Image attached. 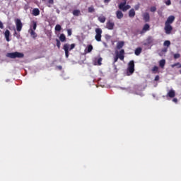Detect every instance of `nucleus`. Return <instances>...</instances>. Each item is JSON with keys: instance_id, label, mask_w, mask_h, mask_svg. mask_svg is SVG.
Instances as JSON below:
<instances>
[{"instance_id": "nucleus-37", "label": "nucleus", "mask_w": 181, "mask_h": 181, "mask_svg": "<svg viewBox=\"0 0 181 181\" xmlns=\"http://www.w3.org/2000/svg\"><path fill=\"white\" fill-rule=\"evenodd\" d=\"M180 57V54H175L174 59H179Z\"/></svg>"}, {"instance_id": "nucleus-4", "label": "nucleus", "mask_w": 181, "mask_h": 181, "mask_svg": "<svg viewBox=\"0 0 181 181\" xmlns=\"http://www.w3.org/2000/svg\"><path fill=\"white\" fill-rule=\"evenodd\" d=\"M119 9L122 12H127L128 9H131V6L127 5V1H124L119 4Z\"/></svg>"}, {"instance_id": "nucleus-9", "label": "nucleus", "mask_w": 181, "mask_h": 181, "mask_svg": "<svg viewBox=\"0 0 181 181\" xmlns=\"http://www.w3.org/2000/svg\"><path fill=\"white\" fill-rule=\"evenodd\" d=\"M115 26V23H114V22L111 21V20H109L106 23V28L109 30H112L114 29Z\"/></svg>"}, {"instance_id": "nucleus-42", "label": "nucleus", "mask_w": 181, "mask_h": 181, "mask_svg": "<svg viewBox=\"0 0 181 181\" xmlns=\"http://www.w3.org/2000/svg\"><path fill=\"white\" fill-rule=\"evenodd\" d=\"M0 29H4V23L2 21H0Z\"/></svg>"}, {"instance_id": "nucleus-25", "label": "nucleus", "mask_w": 181, "mask_h": 181, "mask_svg": "<svg viewBox=\"0 0 181 181\" xmlns=\"http://www.w3.org/2000/svg\"><path fill=\"white\" fill-rule=\"evenodd\" d=\"M88 12L89 13H93V12H95V8H94V6H91L88 8Z\"/></svg>"}, {"instance_id": "nucleus-35", "label": "nucleus", "mask_w": 181, "mask_h": 181, "mask_svg": "<svg viewBox=\"0 0 181 181\" xmlns=\"http://www.w3.org/2000/svg\"><path fill=\"white\" fill-rule=\"evenodd\" d=\"M165 4L167 5V6H169V5H172V2L170 1V0H167L165 1Z\"/></svg>"}, {"instance_id": "nucleus-3", "label": "nucleus", "mask_w": 181, "mask_h": 181, "mask_svg": "<svg viewBox=\"0 0 181 181\" xmlns=\"http://www.w3.org/2000/svg\"><path fill=\"white\" fill-rule=\"evenodd\" d=\"M76 47V44H71L70 45V44H64V47H63V49L65 52V56L67 58H69V50H73V49H74Z\"/></svg>"}, {"instance_id": "nucleus-20", "label": "nucleus", "mask_w": 181, "mask_h": 181, "mask_svg": "<svg viewBox=\"0 0 181 181\" xmlns=\"http://www.w3.org/2000/svg\"><path fill=\"white\" fill-rule=\"evenodd\" d=\"M29 33L30 36H32L34 39H36L37 37V34L33 30H29Z\"/></svg>"}, {"instance_id": "nucleus-13", "label": "nucleus", "mask_w": 181, "mask_h": 181, "mask_svg": "<svg viewBox=\"0 0 181 181\" xmlns=\"http://www.w3.org/2000/svg\"><path fill=\"white\" fill-rule=\"evenodd\" d=\"M143 19L145 22H149V21H151V16H149V13H144L143 14Z\"/></svg>"}, {"instance_id": "nucleus-11", "label": "nucleus", "mask_w": 181, "mask_h": 181, "mask_svg": "<svg viewBox=\"0 0 181 181\" xmlns=\"http://www.w3.org/2000/svg\"><path fill=\"white\" fill-rule=\"evenodd\" d=\"M175 22V16H170L167 21H165V24L166 25H172V23Z\"/></svg>"}, {"instance_id": "nucleus-17", "label": "nucleus", "mask_w": 181, "mask_h": 181, "mask_svg": "<svg viewBox=\"0 0 181 181\" xmlns=\"http://www.w3.org/2000/svg\"><path fill=\"white\" fill-rule=\"evenodd\" d=\"M106 20H107V18L104 16H100L98 18V21H99V22H100V23H104Z\"/></svg>"}, {"instance_id": "nucleus-30", "label": "nucleus", "mask_w": 181, "mask_h": 181, "mask_svg": "<svg viewBox=\"0 0 181 181\" xmlns=\"http://www.w3.org/2000/svg\"><path fill=\"white\" fill-rule=\"evenodd\" d=\"M164 46H167V47H169V46H170V41L169 40H165L163 43Z\"/></svg>"}, {"instance_id": "nucleus-10", "label": "nucleus", "mask_w": 181, "mask_h": 181, "mask_svg": "<svg viewBox=\"0 0 181 181\" xmlns=\"http://www.w3.org/2000/svg\"><path fill=\"white\" fill-rule=\"evenodd\" d=\"M166 97H169L170 98H175V97H176V92L175 90L171 89L168 92Z\"/></svg>"}, {"instance_id": "nucleus-46", "label": "nucleus", "mask_w": 181, "mask_h": 181, "mask_svg": "<svg viewBox=\"0 0 181 181\" xmlns=\"http://www.w3.org/2000/svg\"><path fill=\"white\" fill-rule=\"evenodd\" d=\"M111 0H104L105 4H108Z\"/></svg>"}, {"instance_id": "nucleus-47", "label": "nucleus", "mask_w": 181, "mask_h": 181, "mask_svg": "<svg viewBox=\"0 0 181 181\" xmlns=\"http://www.w3.org/2000/svg\"><path fill=\"white\" fill-rule=\"evenodd\" d=\"M16 35H18V33H16V31H15L14 36H16Z\"/></svg>"}, {"instance_id": "nucleus-28", "label": "nucleus", "mask_w": 181, "mask_h": 181, "mask_svg": "<svg viewBox=\"0 0 181 181\" xmlns=\"http://www.w3.org/2000/svg\"><path fill=\"white\" fill-rule=\"evenodd\" d=\"M55 30L56 32H60V30H62V25L57 24L55 26Z\"/></svg>"}, {"instance_id": "nucleus-14", "label": "nucleus", "mask_w": 181, "mask_h": 181, "mask_svg": "<svg viewBox=\"0 0 181 181\" xmlns=\"http://www.w3.org/2000/svg\"><path fill=\"white\" fill-rule=\"evenodd\" d=\"M4 36L6 37V42H11V39H9V36H11V31H9V30H6Z\"/></svg>"}, {"instance_id": "nucleus-44", "label": "nucleus", "mask_w": 181, "mask_h": 181, "mask_svg": "<svg viewBox=\"0 0 181 181\" xmlns=\"http://www.w3.org/2000/svg\"><path fill=\"white\" fill-rule=\"evenodd\" d=\"M57 68L58 70H62L63 69V66H57Z\"/></svg>"}, {"instance_id": "nucleus-31", "label": "nucleus", "mask_w": 181, "mask_h": 181, "mask_svg": "<svg viewBox=\"0 0 181 181\" xmlns=\"http://www.w3.org/2000/svg\"><path fill=\"white\" fill-rule=\"evenodd\" d=\"M159 70V67H158L157 66H155L152 69H151V71H153V73H155V72H158Z\"/></svg>"}, {"instance_id": "nucleus-15", "label": "nucleus", "mask_w": 181, "mask_h": 181, "mask_svg": "<svg viewBox=\"0 0 181 181\" xmlns=\"http://www.w3.org/2000/svg\"><path fill=\"white\" fill-rule=\"evenodd\" d=\"M116 16L117 19H122L124 18V13H122V11L118 10L116 11Z\"/></svg>"}, {"instance_id": "nucleus-24", "label": "nucleus", "mask_w": 181, "mask_h": 181, "mask_svg": "<svg viewBox=\"0 0 181 181\" xmlns=\"http://www.w3.org/2000/svg\"><path fill=\"white\" fill-rule=\"evenodd\" d=\"M72 13L74 16H80V15H81L80 10H74Z\"/></svg>"}, {"instance_id": "nucleus-2", "label": "nucleus", "mask_w": 181, "mask_h": 181, "mask_svg": "<svg viewBox=\"0 0 181 181\" xmlns=\"http://www.w3.org/2000/svg\"><path fill=\"white\" fill-rule=\"evenodd\" d=\"M135 71V62L132 60L129 62L127 74V76H132Z\"/></svg>"}, {"instance_id": "nucleus-32", "label": "nucleus", "mask_w": 181, "mask_h": 181, "mask_svg": "<svg viewBox=\"0 0 181 181\" xmlns=\"http://www.w3.org/2000/svg\"><path fill=\"white\" fill-rule=\"evenodd\" d=\"M101 62H103V58L100 57L98 58L97 63H98V66H101L102 63Z\"/></svg>"}, {"instance_id": "nucleus-8", "label": "nucleus", "mask_w": 181, "mask_h": 181, "mask_svg": "<svg viewBox=\"0 0 181 181\" xmlns=\"http://www.w3.org/2000/svg\"><path fill=\"white\" fill-rule=\"evenodd\" d=\"M164 30L166 35H170L172 33V30H173V27L170 24H165Z\"/></svg>"}, {"instance_id": "nucleus-39", "label": "nucleus", "mask_w": 181, "mask_h": 181, "mask_svg": "<svg viewBox=\"0 0 181 181\" xmlns=\"http://www.w3.org/2000/svg\"><path fill=\"white\" fill-rule=\"evenodd\" d=\"M48 4H49V5H53V4H54V0H48Z\"/></svg>"}, {"instance_id": "nucleus-43", "label": "nucleus", "mask_w": 181, "mask_h": 181, "mask_svg": "<svg viewBox=\"0 0 181 181\" xmlns=\"http://www.w3.org/2000/svg\"><path fill=\"white\" fill-rule=\"evenodd\" d=\"M159 76L158 75H157V76H156V77H155V81H159Z\"/></svg>"}, {"instance_id": "nucleus-48", "label": "nucleus", "mask_w": 181, "mask_h": 181, "mask_svg": "<svg viewBox=\"0 0 181 181\" xmlns=\"http://www.w3.org/2000/svg\"><path fill=\"white\" fill-rule=\"evenodd\" d=\"M177 69H181V64H180V66H177Z\"/></svg>"}, {"instance_id": "nucleus-21", "label": "nucleus", "mask_w": 181, "mask_h": 181, "mask_svg": "<svg viewBox=\"0 0 181 181\" xmlns=\"http://www.w3.org/2000/svg\"><path fill=\"white\" fill-rule=\"evenodd\" d=\"M124 47V41H119L117 44V49H122Z\"/></svg>"}, {"instance_id": "nucleus-1", "label": "nucleus", "mask_w": 181, "mask_h": 181, "mask_svg": "<svg viewBox=\"0 0 181 181\" xmlns=\"http://www.w3.org/2000/svg\"><path fill=\"white\" fill-rule=\"evenodd\" d=\"M24 56L23 53L18 52H8L6 54V57H9V59H22Z\"/></svg>"}, {"instance_id": "nucleus-6", "label": "nucleus", "mask_w": 181, "mask_h": 181, "mask_svg": "<svg viewBox=\"0 0 181 181\" xmlns=\"http://www.w3.org/2000/svg\"><path fill=\"white\" fill-rule=\"evenodd\" d=\"M16 30L17 32H21L22 30V28H23V24H22V21L19 18H16L15 20Z\"/></svg>"}, {"instance_id": "nucleus-23", "label": "nucleus", "mask_w": 181, "mask_h": 181, "mask_svg": "<svg viewBox=\"0 0 181 181\" xmlns=\"http://www.w3.org/2000/svg\"><path fill=\"white\" fill-rule=\"evenodd\" d=\"M165 64H166V61L165 59H161L159 62V66L161 67V69H163L165 67Z\"/></svg>"}, {"instance_id": "nucleus-26", "label": "nucleus", "mask_w": 181, "mask_h": 181, "mask_svg": "<svg viewBox=\"0 0 181 181\" xmlns=\"http://www.w3.org/2000/svg\"><path fill=\"white\" fill-rule=\"evenodd\" d=\"M60 42H66V35L64 34H61L59 36Z\"/></svg>"}, {"instance_id": "nucleus-27", "label": "nucleus", "mask_w": 181, "mask_h": 181, "mask_svg": "<svg viewBox=\"0 0 181 181\" xmlns=\"http://www.w3.org/2000/svg\"><path fill=\"white\" fill-rule=\"evenodd\" d=\"M86 50H87V53H91V52L93 51V45H88Z\"/></svg>"}, {"instance_id": "nucleus-5", "label": "nucleus", "mask_w": 181, "mask_h": 181, "mask_svg": "<svg viewBox=\"0 0 181 181\" xmlns=\"http://www.w3.org/2000/svg\"><path fill=\"white\" fill-rule=\"evenodd\" d=\"M95 39L97 42H101V37H102V33H103V30L101 28H96L95 29Z\"/></svg>"}, {"instance_id": "nucleus-41", "label": "nucleus", "mask_w": 181, "mask_h": 181, "mask_svg": "<svg viewBox=\"0 0 181 181\" xmlns=\"http://www.w3.org/2000/svg\"><path fill=\"white\" fill-rule=\"evenodd\" d=\"M134 9L135 11H138L139 9V4H136L135 6H134Z\"/></svg>"}, {"instance_id": "nucleus-7", "label": "nucleus", "mask_w": 181, "mask_h": 181, "mask_svg": "<svg viewBox=\"0 0 181 181\" xmlns=\"http://www.w3.org/2000/svg\"><path fill=\"white\" fill-rule=\"evenodd\" d=\"M116 53V56L122 61L124 60V59H125V50L124 49H121L119 52H115Z\"/></svg>"}, {"instance_id": "nucleus-45", "label": "nucleus", "mask_w": 181, "mask_h": 181, "mask_svg": "<svg viewBox=\"0 0 181 181\" xmlns=\"http://www.w3.org/2000/svg\"><path fill=\"white\" fill-rule=\"evenodd\" d=\"M173 103H177V98H173Z\"/></svg>"}, {"instance_id": "nucleus-29", "label": "nucleus", "mask_w": 181, "mask_h": 181, "mask_svg": "<svg viewBox=\"0 0 181 181\" xmlns=\"http://www.w3.org/2000/svg\"><path fill=\"white\" fill-rule=\"evenodd\" d=\"M56 42H57V47L58 49H60V46L62 45V43L60 42V40L56 39Z\"/></svg>"}, {"instance_id": "nucleus-22", "label": "nucleus", "mask_w": 181, "mask_h": 181, "mask_svg": "<svg viewBox=\"0 0 181 181\" xmlns=\"http://www.w3.org/2000/svg\"><path fill=\"white\" fill-rule=\"evenodd\" d=\"M136 56H139V54H141V53H142V48L141 47H137L136 49H135V52H134Z\"/></svg>"}, {"instance_id": "nucleus-38", "label": "nucleus", "mask_w": 181, "mask_h": 181, "mask_svg": "<svg viewBox=\"0 0 181 181\" xmlns=\"http://www.w3.org/2000/svg\"><path fill=\"white\" fill-rule=\"evenodd\" d=\"M67 33H68V36H71V29H68L67 30Z\"/></svg>"}, {"instance_id": "nucleus-50", "label": "nucleus", "mask_w": 181, "mask_h": 181, "mask_svg": "<svg viewBox=\"0 0 181 181\" xmlns=\"http://www.w3.org/2000/svg\"><path fill=\"white\" fill-rule=\"evenodd\" d=\"M42 1H46V0H42Z\"/></svg>"}, {"instance_id": "nucleus-49", "label": "nucleus", "mask_w": 181, "mask_h": 181, "mask_svg": "<svg viewBox=\"0 0 181 181\" xmlns=\"http://www.w3.org/2000/svg\"><path fill=\"white\" fill-rule=\"evenodd\" d=\"M124 1H125L124 2H127V0H124Z\"/></svg>"}, {"instance_id": "nucleus-40", "label": "nucleus", "mask_w": 181, "mask_h": 181, "mask_svg": "<svg viewBox=\"0 0 181 181\" xmlns=\"http://www.w3.org/2000/svg\"><path fill=\"white\" fill-rule=\"evenodd\" d=\"M148 43H152V37H148L147 39Z\"/></svg>"}, {"instance_id": "nucleus-19", "label": "nucleus", "mask_w": 181, "mask_h": 181, "mask_svg": "<svg viewBox=\"0 0 181 181\" xmlns=\"http://www.w3.org/2000/svg\"><path fill=\"white\" fill-rule=\"evenodd\" d=\"M129 18H134L135 16V10L134 8L129 10Z\"/></svg>"}, {"instance_id": "nucleus-33", "label": "nucleus", "mask_w": 181, "mask_h": 181, "mask_svg": "<svg viewBox=\"0 0 181 181\" xmlns=\"http://www.w3.org/2000/svg\"><path fill=\"white\" fill-rule=\"evenodd\" d=\"M179 66H180V63H179V62H177V63H175V64H172L171 65V67L173 69L174 67H179Z\"/></svg>"}, {"instance_id": "nucleus-16", "label": "nucleus", "mask_w": 181, "mask_h": 181, "mask_svg": "<svg viewBox=\"0 0 181 181\" xmlns=\"http://www.w3.org/2000/svg\"><path fill=\"white\" fill-rule=\"evenodd\" d=\"M33 16H39V15H40V11L39 8H34L33 10Z\"/></svg>"}, {"instance_id": "nucleus-18", "label": "nucleus", "mask_w": 181, "mask_h": 181, "mask_svg": "<svg viewBox=\"0 0 181 181\" xmlns=\"http://www.w3.org/2000/svg\"><path fill=\"white\" fill-rule=\"evenodd\" d=\"M36 28H37V23L36 21H33V26L30 27V30H36Z\"/></svg>"}, {"instance_id": "nucleus-12", "label": "nucleus", "mask_w": 181, "mask_h": 181, "mask_svg": "<svg viewBox=\"0 0 181 181\" xmlns=\"http://www.w3.org/2000/svg\"><path fill=\"white\" fill-rule=\"evenodd\" d=\"M149 29H151V26L149 25V24L146 23L144 25L142 30L140 32L141 35H142V33H146V32H148Z\"/></svg>"}, {"instance_id": "nucleus-36", "label": "nucleus", "mask_w": 181, "mask_h": 181, "mask_svg": "<svg viewBox=\"0 0 181 181\" xmlns=\"http://www.w3.org/2000/svg\"><path fill=\"white\" fill-rule=\"evenodd\" d=\"M118 59H119L117 55L114 57V62L113 63L115 64L117 62H118Z\"/></svg>"}, {"instance_id": "nucleus-34", "label": "nucleus", "mask_w": 181, "mask_h": 181, "mask_svg": "<svg viewBox=\"0 0 181 181\" xmlns=\"http://www.w3.org/2000/svg\"><path fill=\"white\" fill-rule=\"evenodd\" d=\"M150 11L151 12H156V6H151L150 8Z\"/></svg>"}]
</instances>
